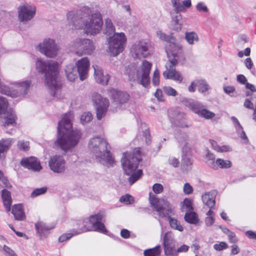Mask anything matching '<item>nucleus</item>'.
Returning a JSON list of instances; mask_svg holds the SVG:
<instances>
[{
	"instance_id": "4468645a",
	"label": "nucleus",
	"mask_w": 256,
	"mask_h": 256,
	"mask_svg": "<svg viewBox=\"0 0 256 256\" xmlns=\"http://www.w3.org/2000/svg\"><path fill=\"white\" fill-rule=\"evenodd\" d=\"M126 42V38L124 32H114L113 34V56L122 52Z\"/></svg>"
},
{
	"instance_id": "2eb2a0df",
	"label": "nucleus",
	"mask_w": 256,
	"mask_h": 256,
	"mask_svg": "<svg viewBox=\"0 0 256 256\" xmlns=\"http://www.w3.org/2000/svg\"><path fill=\"white\" fill-rule=\"evenodd\" d=\"M163 246L165 254L168 256H174L175 252L176 240L173 234L170 232H166L162 234Z\"/></svg>"
},
{
	"instance_id": "a19ab883",
	"label": "nucleus",
	"mask_w": 256,
	"mask_h": 256,
	"mask_svg": "<svg viewBox=\"0 0 256 256\" xmlns=\"http://www.w3.org/2000/svg\"><path fill=\"white\" fill-rule=\"evenodd\" d=\"M161 252V247L158 245L152 248L146 250L144 252V256H160Z\"/></svg>"
},
{
	"instance_id": "c9c22d12",
	"label": "nucleus",
	"mask_w": 256,
	"mask_h": 256,
	"mask_svg": "<svg viewBox=\"0 0 256 256\" xmlns=\"http://www.w3.org/2000/svg\"><path fill=\"white\" fill-rule=\"evenodd\" d=\"M232 166V163L230 160L218 158L215 160V164H213L212 168L214 170L218 168L227 169Z\"/></svg>"
},
{
	"instance_id": "0e129e2a",
	"label": "nucleus",
	"mask_w": 256,
	"mask_h": 256,
	"mask_svg": "<svg viewBox=\"0 0 256 256\" xmlns=\"http://www.w3.org/2000/svg\"><path fill=\"white\" fill-rule=\"evenodd\" d=\"M228 236L230 242L236 243V242L237 240L236 238V234L234 232L230 231L229 234H228Z\"/></svg>"
},
{
	"instance_id": "393cba45",
	"label": "nucleus",
	"mask_w": 256,
	"mask_h": 256,
	"mask_svg": "<svg viewBox=\"0 0 256 256\" xmlns=\"http://www.w3.org/2000/svg\"><path fill=\"white\" fill-rule=\"evenodd\" d=\"M152 66V63L146 60L142 62L140 70L137 72L138 75L141 78V80H150V73Z\"/></svg>"
},
{
	"instance_id": "c03bdc74",
	"label": "nucleus",
	"mask_w": 256,
	"mask_h": 256,
	"mask_svg": "<svg viewBox=\"0 0 256 256\" xmlns=\"http://www.w3.org/2000/svg\"><path fill=\"white\" fill-rule=\"evenodd\" d=\"M214 159V154L208 150L207 154H206V163L208 166L212 168L213 164H215Z\"/></svg>"
},
{
	"instance_id": "72a5a7b5",
	"label": "nucleus",
	"mask_w": 256,
	"mask_h": 256,
	"mask_svg": "<svg viewBox=\"0 0 256 256\" xmlns=\"http://www.w3.org/2000/svg\"><path fill=\"white\" fill-rule=\"evenodd\" d=\"M12 213L14 214L15 220H22L26 218L22 206L20 204L14 205Z\"/></svg>"
},
{
	"instance_id": "a18cd8bd",
	"label": "nucleus",
	"mask_w": 256,
	"mask_h": 256,
	"mask_svg": "<svg viewBox=\"0 0 256 256\" xmlns=\"http://www.w3.org/2000/svg\"><path fill=\"white\" fill-rule=\"evenodd\" d=\"M8 103L7 100L2 96H0V114L6 112Z\"/></svg>"
},
{
	"instance_id": "864d4df0",
	"label": "nucleus",
	"mask_w": 256,
	"mask_h": 256,
	"mask_svg": "<svg viewBox=\"0 0 256 256\" xmlns=\"http://www.w3.org/2000/svg\"><path fill=\"white\" fill-rule=\"evenodd\" d=\"M240 82H241L243 84H246V88L250 90V91H247L246 92V96H250L252 92H256V90L254 85L248 84V83H246V82L247 81H240Z\"/></svg>"
},
{
	"instance_id": "f3484780",
	"label": "nucleus",
	"mask_w": 256,
	"mask_h": 256,
	"mask_svg": "<svg viewBox=\"0 0 256 256\" xmlns=\"http://www.w3.org/2000/svg\"><path fill=\"white\" fill-rule=\"evenodd\" d=\"M131 52L134 58H146L150 55L148 43L142 40L136 42L132 46Z\"/></svg>"
},
{
	"instance_id": "1a4fd4ad",
	"label": "nucleus",
	"mask_w": 256,
	"mask_h": 256,
	"mask_svg": "<svg viewBox=\"0 0 256 256\" xmlns=\"http://www.w3.org/2000/svg\"><path fill=\"white\" fill-rule=\"evenodd\" d=\"M90 61L88 58L84 57L79 60L76 62L77 70H72V72L66 70L68 80H76L78 74L80 80H84L88 78L90 68Z\"/></svg>"
},
{
	"instance_id": "338daca9",
	"label": "nucleus",
	"mask_w": 256,
	"mask_h": 256,
	"mask_svg": "<svg viewBox=\"0 0 256 256\" xmlns=\"http://www.w3.org/2000/svg\"><path fill=\"white\" fill-rule=\"evenodd\" d=\"M245 234L248 238L256 240V232L252 230H248L245 232Z\"/></svg>"
},
{
	"instance_id": "5fc2aeb1",
	"label": "nucleus",
	"mask_w": 256,
	"mask_h": 256,
	"mask_svg": "<svg viewBox=\"0 0 256 256\" xmlns=\"http://www.w3.org/2000/svg\"><path fill=\"white\" fill-rule=\"evenodd\" d=\"M3 251L6 256H18L12 250L6 245L4 246Z\"/></svg>"
},
{
	"instance_id": "f03ea898",
	"label": "nucleus",
	"mask_w": 256,
	"mask_h": 256,
	"mask_svg": "<svg viewBox=\"0 0 256 256\" xmlns=\"http://www.w3.org/2000/svg\"><path fill=\"white\" fill-rule=\"evenodd\" d=\"M74 118L73 112H70L64 116L58 124V134L55 144L66 152L74 148L82 136L80 130L72 129Z\"/></svg>"
},
{
	"instance_id": "ea45409f",
	"label": "nucleus",
	"mask_w": 256,
	"mask_h": 256,
	"mask_svg": "<svg viewBox=\"0 0 256 256\" xmlns=\"http://www.w3.org/2000/svg\"><path fill=\"white\" fill-rule=\"evenodd\" d=\"M184 38L190 44H193L194 42H198L199 40L198 35L194 32H186Z\"/></svg>"
},
{
	"instance_id": "8fccbe9b",
	"label": "nucleus",
	"mask_w": 256,
	"mask_h": 256,
	"mask_svg": "<svg viewBox=\"0 0 256 256\" xmlns=\"http://www.w3.org/2000/svg\"><path fill=\"white\" fill-rule=\"evenodd\" d=\"M120 201L122 202L128 204L132 203L134 202V198L130 195L126 194L120 198Z\"/></svg>"
},
{
	"instance_id": "6e6d98bb",
	"label": "nucleus",
	"mask_w": 256,
	"mask_h": 256,
	"mask_svg": "<svg viewBox=\"0 0 256 256\" xmlns=\"http://www.w3.org/2000/svg\"><path fill=\"white\" fill-rule=\"evenodd\" d=\"M192 186L188 182L186 183L183 188L184 192L187 195L190 194L193 192Z\"/></svg>"
},
{
	"instance_id": "4be33fe9",
	"label": "nucleus",
	"mask_w": 256,
	"mask_h": 256,
	"mask_svg": "<svg viewBox=\"0 0 256 256\" xmlns=\"http://www.w3.org/2000/svg\"><path fill=\"white\" fill-rule=\"evenodd\" d=\"M48 93L54 98H60L61 81H45Z\"/></svg>"
},
{
	"instance_id": "c756f323",
	"label": "nucleus",
	"mask_w": 256,
	"mask_h": 256,
	"mask_svg": "<svg viewBox=\"0 0 256 256\" xmlns=\"http://www.w3.org/2000/svg\"><path fill=\"white\" fill-rule=\"evenodd\" d=\"M158 36L161 40L170 43V46L174 48V50L182 51V49L180 46H176V38L174 36L170 35H166L162 31H158L157 32Z\"/></svg>"
},
{
	"instance_id": "37998d69",
	"label": "nucleus",
	"mask_w": 256,
	"mask_h": 256,
	"mask_svg": "<svg viewBox=\"0 0 256 256\" xmlns=\"http://www.w3.org/2000/svg\"><path fill=\"white\" fill-rule=\"evenodd\" d=\"M93 118V116L90 112H86L82 113L80 117V122L83 124L90 122Z\"/></svg>"
},
{
	"instance_id": "b1692460",
	"label": "nucleus",
	"mask_w": 256,
	"mask_h": 256,
	"mask_svg": "<svg viewBox=\"0 0 256 256\" xmlns=\"http://www.w3.org/2000/svg\"><path fill=\"white\" fill-rule=\"evenodd\" d=\"M14 94L16 93V98L26 94L30 86V81H22L12 84Z\"/></svg>"
},
{
	"instance_id": "dca6fc26",
	"label": "nucleus",
	"mask_w": 256,
	"mask_h": 256,
	"mask_svg": "<svg viewBox=\"0 0 256 256\" xmlns=\"http://www.w3.org/2000/svg\"><path fill=\"white\" fill-rule=\"evenodd\" d=\"M168 114L172 124L182 128L190 126L186 119V115L183 112L178 110H168Z\"/></svg>"
},
{
	"instance_id": "2f4dec72",
	"label": "nucleus",
	"mask_w": 256,
	"mask_h": 256,
	"mask_svg": "<svg viewBox=\"0 0 256 256\" xmlns=\"http://www.w3.org/2000/svg\"><path fill=\"white\" fill-rule=\"evenodd\" d=\"M1 196L4 206L7 212H10L11 210V206L12 204V198L10 192L4 189L1 192Z\"/></svg>"
},
{
	"instance_id": "e433bc0d",
	"label": "nucleus",
	"mask_w": 256,
	"mask_h": 256,
	"mask_svg": "<svg viewBox=\"0 0 256 256\" xmlns=\"http://www.w3.org/2000/svg\"><path fill=\"white\" fill-rule=\"evenodd\" d=\"M0 92L12 98H16V93L14 94L12 84L10 86L6 84L2 81H0Z\"/></svg>"
},
{
	"instance_id": "a211bd4d",
	"label": "nucleus",
	"mask_w": 256,
	"mask_h": 256,
	"mask_svg": "<svg viewBox=\"0 0 256 256\" xmlns=\"http://www.w3.org/2000/svg\"><path fill=\"white\" fill-rule=\"evenodd\" d=\"M48 164L50 169L55 173H64L66 168L65 160L62 156L59 155L51 157Z\"/></svg>"
},
{
	"instance_id": "cd10ccee",
	"label": "nucleus",
	"mask_w": 256,
	"mask_h": 256,
	"mask_svg": "<svg viewBox=\"0 0 256 256\" xmlns=\"http://www.w3.org/2000/svg\"><path fill=\"white\" fill-rule=\"evenodd\" d=\"M182 102L186 106L189 108L193 112L198 115L204 108V106L200 102L192 99L184 98Z\"/></svg>"
},
{
	"instance_id": "39448f33",
	"label": "nucleus",
	"mask_w": 256,
	"mask_h": 256,
	"mask_svg": "<svg viewBox=\"0 0 256 256\" xmlns=\"http://www.w3.org/2000/svg\"><path fill=\"white\" fill-rule=\"evenodd\" d=\"M149 199L151 205L154 210L160 218L168 217L170 227L180 232L184 230L183 226L176 219L172 218L169 214L172 212V208L168 202L164 199H159L152 192H150Z\"/></svg>"
},
{
	"instance_id": "20e7f679",
	"label": "nucleus",
	"mask_w": 256,
	"mask_h": 256,
	"mask_svg": "<svg viewBox=\"0 0 256 256\" xmlns=\"http://www.w3.org/2000/svg\"><path fill=\"white\" fill-rule=\"evenodd\" d=\"M142 160L140 148H135L132 153L126 152L122 159V165L126 174L130 176L128 182L130 185L134 184L142 176V170H137Z\"/></svg>"
},
{
	"instance_id": "603ef678",
	"label": "nucleus",
	"mask_w": 256,
	"mask_h": 256,
	"mask_svg": "<svg viewBox=\"0 0 256 256\" xmlns=\"http://www.w3.org/2000/svg\"><path fill=\"white\" fill-rule=\"evenodd\" d=\"M18 146L19 150L26 151L29 148V142L27 141L20 140L18 142Z\"/></svg>"
},
{
	"instance_id": "e2e57ef3",
	"label": "nucleus",
	"mask_w": 256,
	"mask_h": 256,
	"mask_svg": "<svg viewBox=\"0 0 256 256\" xmlns=\"http://www.w3.org/2000/svg\"><path fill=\"white\" fill-rule=\"evenodd\" d=\"M196 8L200 12H208V8L207 6L204 4L203 2H198L196 6Z\"/></svg>"
},
{
	"instance_id": "49530a36",
	"label": "nucleus",
	"mask_w": 256,
	"mask_h": 256,
	"mask_svg": "<svg viewBox=\"0 0 256 256\" xmlns=\"http://www.w3.org/2000/svg\"><path fill=\"white\" fill-rule=\"evenodd\" d=\"M93 68L94 69V74L95 76V79L96 80H103V72L102 68L96 65L93 66Z\"/></svg>"
},
{
	"instance_id": "f257e3e1",
	"label": "nucleus",
	"mask_w": 256,
	"mask_h": 256,
	"mask_svg": "<svg viewBox=\"0 0 256 256\" xmlns=\"http://www.w3.org/2000/svg\"><path fill=\"white\" fill-rule=\"evenodd\" d=\"M68 22L72 28L83 29L87 34L96 35L102 28V20L98 12L92 13L90 8L88 6L82 8L79 12H72L67 14Z\"/></svg>"
},
{
	"instance_id": "412c9836",
	"label": "nucleus",
	"mask_w": 256,
	"mask_h": 256,
	"mask_svg": "<svg viewBox=\"0 0 256 256\" xmlns=\"http://www.w3.org/2000/svg\"><path fill=\"white\" fill-rule=\"evenodd\" d=\"M17 117L12 110H8L0 115V125L6 128L16 124Z\"/></svg>"
},
{
	"instance_id": "6ab92c4d",
	"label": "nucleus",
	"mask_w": 256,
	"mask_h": 256,
	"mask_svg": "<svg viewBox=\"0 0 256 256\" xmlns=\"http://www.w3.org/2000/svg\"><path fill=\"white\" fill-rule=\"evenodd\" d=\"M36 7L33 5L26 4L18 8V18L20 22L30 20L35 15Z\"/></svg>"
},
{
	"instance_id": "9b49d317",
	"label": "nucleus",
	"mask_w": 256,
	"mask_h": 256,
	"mask_svg": "<svg viewBox=\"0 0 256 256\" xmlns=\"http://www.w3.org/2000/svg\"><path fill=\"white\" fill-rule=\"evenodd\" d=\"M168 56H170V55L174 57V58L169 60V62L166 66V70L163 73L164 76L166 79H174V80H182V77L179 72L176 71L175 66L178 63V60L175 58L177 57V53L173 52L170 48L166 49Z\"/></svg>"
},
{
	"instance_id": "58836bf2",
	"label": "nucleus",
	"mask_w": 256,
	"mask_h": 256,
	"mask_svg": "<svg viewBox=\"0 0 256 256\" xmlns=\"http://www.w3.org/2000/svg\"><path fill=\"white\" fill-rule=\"evenodd\" d=\"M184 219L188 223L196 224L198 222V216L196 213L193 211L186 213Z\"/></svg>"
},
{
	"instance_id": "9d476101",
	"label": "nucleus",
	"mask_w": 256,
	"mask_h": 256,
	"mask_svg": "<svg viewBox=\"0 0 256 256\" xmlns=\"http://www.w3.org/2000/svg\"><path fill=\"white\" fill-rule=\"evenodd\" d=\"M94 106L96 110V118L100 120L104 118L108 112L110 103L108 100L98 93H94L92 96Z\"/></svg>"
},
{
	"instance_id": "c85d7f7f",
	"label": "nucleus",
	"mask_w": 256,
	"mask_h": 256,
	"mask_svg": "<svg viewBox=\"0 0 256 256\" xmlns=\"http://www.w3.org/2000/svg\"><path fill=\"white\" fill-rule=\"evenodd\" d=\"M106 28L104 30V34L106 36V44L108 48V52L112 53V22L110 19H107L106 21ZM108 52V50H107Z\"/></svg>"
},
{
	"instance_id": "bb28decb",
	"label": "nucleus",
	"mask_w": 256,
	"mask_h": 256,
	"mask_svg": "<svg viewBox=\"0 0 256 256\" xmlns=\"http://www.w3.org/2000/svg\"><path fill=\"white\" fill-rule=\"evenodd\" d=\"M217 194V192L215 190L205 192L202 196L204 204L210 208H212L216 204V198Z\"/></svg>"
},
{
	"instance_id": "f8f14e48",
	"label": "nucleus",
	"mask_w": 256,
	"mask_h": 256,
	"mask_svg": "<svg viewBox=\"0 0 256 256\" xmlns=\"http://www.w3.org/2000/svg\"><path fill=\"white\" fill-rule=\"evenodd\" d=\"M72 46L74 48L76 53L79 56L90 54L94 50L92 42L87 38L76 39L74 42Z\"/></svg>"
},
{
	"instance_id": "052dcab7",
	"label": "nucleus",
	"mask_w": 256,
	"mask_h": 256,
	"mask_svg": "<svg viewBox=\"0 0 256 256\" xmlns=\"http://www.w3.org/2000/svg\"><path fill=\"white\" fill-rule=\"evenodd\" d=\"M164 92L169 96H175L176 95V91L170 86H166L164 88Z\"/></svg>"
},
{
	"instance_id": "7ed1b4c3",
	"label": "nucleus",
	"mask_w": 256,
	"mask_h": 256,
	"mask_svg": "<svg viewBox=\"0 0 256 256\" xmlns=\"http://www.w3.org/2000/svg\"><path fill=\"white\" fill-rule=\"evenodd\" d=\"M88 148L98 162L108 167L112 166L111 146L106 139L100 136L92 138L89 141Z\"/></svg>"
},
{
	"instance_id": "ddd939ff",
	"label": "nucleus",
	"mask_w": 256,
	"mask_h": 256,
	"mask_svg": "<svg viewBox=\"0 0 256 256\" xmlns=\"http://www.w3.org/2000/svg\"><path fill=\"white\" fill-rule=\"evenodd\" d=\"M40 52L48 58H54L58 54V47L55 40L50 38H46L37 47Z\"/></svg>"
},
{
	"instance_id": "bf43d9fd",
	"label": "nucleus",
	"mask_w": 256,
	"mask_h": 256,
	"mask_svg": "<svg viewBox=\"0 0 256 256\" xmlns=\"http://www.w3.org/2000/svg\"><path fill=\"white\" fill-rule=\"evenodd\" d=\"M164 190L163 186L160 184H155L152 186V190L154 194H160Z\"/></svg>"
},
{
	"instance_id": "4d7b16f0",
	"label": "nucleus",
	"mask_w": 256,
	"mask_h": 256,
	"mask_svg": "<svg viewBox=\"0 0 256 256\" xmlns=\"http://www.w3.org/2000/svg\"><path fill=\"white\" fill-rule=\"evenodd\" d=\"M168 163L174 168L178 167L180 164L178 160L174 156H170L168 158Z\"/></svg>"
},
{
	"instance_id": "774afa93",
	"label": "nucleus",
	"mask_w": 256,
	"mask_h": 256,
	"mask_svg": "<svg viewBox=\"0 0 256 256\" xmlns=\"http://www.w3.org/2000/svg\"><path fill=\"white\" fill-rule=\"evenodd\" d=\"M120 235L122 238H128L130 236V232L126 229H122L121 230Z\"/></svg>"
},
{
	"instance_id": "680f3d73",
	"label": "nucleus",
	"mask_w": 256,
	"mask_h": 256,
	"mask_svg": "<svg viewBox=\"0 0 256 256\" xmlns=\"http://www.w3.org/2000/svg\"><path fill=\"white\" fill-rule=\"evenodd\" d=\"M189 246L186 244H183L178 248L176 250L175 249L174 255H176L180 252H186L188 251Z\"/></svg>"
},
{
	"instance_id": "79ce46f5",
	"label": "nucleus",
	"mask_w": 256,
	"mask_h": 256,
	"mask_svg": "<svg viewBox=\"0 0 256 256\" xmlns=\"http://www.w3.org/2000/svg\"><path fill=\"white\" fill-rule=\"evenodd\" d=\"M182 211H186V212L192 211L193 206L192 200L186 198L182 203Z\"/></svg>"
},
{
	"instance_id": "4c0bfd02",
	"label": "nucleus",
	"mask_w": 256,
	"mask_h": 256,
	"mask_svg": "<svg viewBox=\"0 0 256 256\" xmlns=\"http://www.w3.org/2000/svg\"><path fill=\"white\" fill-rule=\"evenodd\" d=\"M210 142L212 148L218 152H226L232 151V147L228 145H222L220 146L214 140H210Z\"/></svg>"
},
{
	"instance_id": "423d86ee",
	"label": "nucleus",
	"mask_w": 256,
	"mask_h": 256,
	"mask_svg": "<svg viewBox=\"0 0 256 256\" xmlns=\"http://www.w3.org/2000/svg\"><path fill=\"white\" fill-rule=\"evenodd\" d=\"M104 216V213L103 212H100L95 215L91 216L88 220H86L84 221H89L92 224L90 228L84 225V227L78 230L74 234L70 233L62 234L58 238L60 242H63L66 240H69L74 234H80L92 230L102 233H106V230L102 222Z\"/></svg>"
},
{
	"instance_id": "a878e982",
	"label": "nucleus",
	"mask_w": 256,
	"mask_h": 256,
	"mask_svg": "<svg viewBox=\"0 0 256 256\" xmlns=\"http://www.w3.org/2000/svg\"><path fill=\"white\" fill-rule=\"evenodd\" d=\"M140 122V125L138 128V134L137 135V138L144 140L147 144H149L151 142L149 128L145 122H142L141 121Z\"/></svg>"
},
{
	"instance_id": "de8ad7c7",
	"label": "nucleus",
	"mask_w": 256,
	"mask_h": 256,
	"mask_svg": "<svg viewBox=\"0 0 256 256\" xmlns=\"http://www.w3.org/2000/svg\"><path fill=\"white\" fill-rule=\"evenodd\" d=\"M198 115L206 119H211L215 116V114L204 108Z\"/></svg>"
},
{
	"instance_id": "09e8293b",
	"label": "nucleus",
	"mask_w": 256,
	"mask_h": 256,
	"mask_svg": "<svg viewBox=\"0 0 256 256\" xmlns=\"http://www.w3.org/2000/svg\"><path fill=\"white\" fill-rule=\"evenodd\" d=\"M47 190L46 187H42L35 189L31 194V196L34 198L38 196L44 194Z\"/></svg>"
},
{
	"instance_id": "aec40b11",
	"label": "nucleus",
	"mask_w": 256,
	"mask_h": 256,
	"mask_svg": "<svg viewBox=\"0 0 256 256\" xmlns=\"http://www.w3.org/2000/svg\"><path fill=\"white\" fill-rule=\"evenodd\" d=\"M128 98L127 93L113 89V108L115 106L116 110L125 108V103Z\"/></svg>"
},
{
	"instance_id": "13d9d810",
	"label": "nucleus",
	"mask_w": 256,
	"mask_h": 256,
	"mask_svg": "<svg viewBox=\"0 0 256 256\" xmlns=\"http://www.w3.org/2000/svg\"><path fill=\"white\" fill-rule=\"evenodd\" d=\"M228 248V244L225 242H220V244H214V248L218 251H220Z\"/></svg>"
},
{
	"instance_id": "473e14b6",
	"label": "nucleus",
	"mask_w": 256,
	"mask_h": 256,
	"mask_svg": "<svg viewBox=\"0 0 256 256\" xmlns=\"http://www.w3.org/2000/svg\"><path fill=\"white\" fill-rule=\"evenodd\" d=\"M196 83L193 82L188 87V90L190 92H194L198 87V90L201 92H204L209 88V86L205 81H196Z\"/></svg>"
},
{
	"instance_id": "6e6552de",
	"label": "nucleus",
	"mask_w": 256,
	"mask_h": 256,
	"mask_svg": "<svg viewBox=\"0 0 256 256\" xmlns=\"http://www.w3.org/2000/svg\"><path fill=\"white\" fill-rule=\"evenodd\" d=\"M178 142L184 145L182 148V168L183 172H188L192 169V160L191 149L188 146V134L186 133H180L176 135Z\"/></svg>"
},
{
	"instance_id": "7c9ffc66",
	"label": "nucleus",
	"mask_w": 256,
	"mask_h": 256,
	"mask_svg": "<svg viewBox=\"0 0 256 256\" xmlns=\"http://www.w3.org/2000/svg\"><path fill=\"white\" fill-rule=\"evenodd\" d=\"M231 120L232 122L237 134L244 140V143L247 144L248 142V140L243 130V128L240 124L238 120L236 117L232 116Z\"/></svg>"
},
{
	"instance_id": "3c124183",
	"label": "nucleus",
	"mask_w": 256,
	"mask_h": 256,
	"mask_svg": "<svg viewBox=\"0 0 256 256\" xmlns=\"http://www.w3.org/2000/svg\"><path fill=\"white\" fill-rule=\"evenodd\" d=\"M173 6L177 12L184 11V6L181 4L180 0H171Z\"/></svg>"
},
{
	"instance_id": "0eeeda50",
	"label": "nucleus",
	"mask_w": 256,
	"mask_h": 256,
	"mask_svg": "<svg viewBox=\"0 0 256 256\" xmlns=\"http://www.w3.org/2000/svg\"><path fill=\"white\" fill-rule=\"evenodd\" d=\"M35 65L36 70L39 73L44 74L46 78H55L59 74L58 64L56 61L38 58Z\"/></svg>"
},
{
	"instance_id": "69168bd1",
	"label": "nucleus",
	"mask_w": 256,
	"mask_h": 256,
	"mask_svg": "<svg viewBox=\"0 0 256 256\" xmlns=\"http://www.w3.org/2000/svg\"><path fill=\"white\" fill-rule=\"evenodd\" d=\"M214 218L212 216H207L206 218V224L208 226H212L214 222Z\"/></svg>"
},
{
	"instance_id": "f704fd0d",
	"label": "nucleus",
	"mask_w": 256,
	"mask_h": 256,
	"mask_svg": "<svg viewBox=\"0 0 256 256\" xmlns=\"http://www.w3.org/2000/svg\"><path fill=\"white\" fill-rule=\"evenodd\" d=\"M35 226L37 232L42 238L43 236H45V232L53 228L54 226H49L42 221H38L35 224Z\"/></svg>"
},
{
	"instance_id": "5701e85b",
	"label": "nucleus",
	"mask_w": 256,
	"mask_h": 256,
	"mask_svg": "<svg viewBox=\"0 0 256 256\" xmlns=\"http://www.w3.org/2000/svg\"><path fill=\"white\" fill-rule=\"evenodd\" d=\"M20 164L24 168L35 172H38L42 168L40 161L34 157L24 158Z\"/></svg>"
}]
</instances>
